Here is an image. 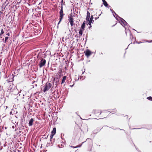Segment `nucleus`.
Listing matches in <instances>:
<instances>
[{
	"label": "nucleus",
	"mask_w": 152,
	"mask_h": 152,
	"mask_svg": "<svg viewBox=\"0 0 152 152\" xmlns=\"http://www.w3.org/2000/svg\"><path fill=\"white\" fill-rule=\"evenodd\" d=\"M119 129L120 130H123V131H124V129Z\"/></svg>",
	"instance_id": "4c0bfd02"
},
{
	"label": "nucleus",
	"mask_w": 152,
	"mask_h": 152,
	"mask_svg": "<svg viewBox=\"0 0 152 152\" xmlns=\"http://www.w3.org/2000/svg\"><path fill=\"white\" fill-rule=\"evenodd\" d=\"M85 54L87 58L88 57L92 54V52L89 49L87 50L85 52Z\"/></svg>",
	"instance_id": "39448f33"
},
{
	"label": "nucleus",
	"mask_w": 152,
	"mask_h": 152,
	"mask_svg": "<svg viewBox=\"0 0 152 152\" xmlns=\"http://www.w3.org/2000/svg\"><path fill=\"white\" fill-rule=\"evenodd\" d=\"M22 96L21 97L22 98H23H23H24V94L23 93V94H22Z\"/></svg>",
	"instance_id": "c85d7f7f"
},
{
	"label": "nucleus",
	"mask_w": 152,
	"mask_h": 152,
	"mask_svg": "<svg viewBox=\"0 0 152 152\" xmlns=\"http://www.w3.org/2000/svg\"><path fill=\"white\" fill-rule=\"evenodd\" d=\"M110 10L111 11L113 14V13H115V12L111 8L110 9Z\"/></svg>",
	"instance_id": "a878e982"
},
{
	"label": "nucleus",
	"mask_w": 152,
	"mask_h": 152,
	"mask_svg": "<svg viewBox=\"0 0 152 152\" xmlns=\"http://www.w3.org/2000/svg\"><path fill=\"white\" fill-rule=\"evenodd\" d=\"M145 41L147 42L150 43L152 42V40H151L150 41L148 40H145Z\"/></svg>",
	"instance_id": "393cba45"
},
{
	"label": "nucleus",
	"mask_w": 152,
	"mask_h": 152,
	"mask_svg": "<svg viewBox=\"0 0 152 152\" xmlns=\"http://www.w3.org/2000/svg\"><path fill=\"white\" fill-rule=\"evenodd\" d=\"M113 111H108V112L110 113H112V112H116V109H113Z\"/></svg>",
	"instance_id": "5701e85b"
},
{
	"label": "nucleus",
	"mask_w": 152,
	"mask_h": 152,
	"mask_svg": "<svg viewBox=\"0 0 152 152\" xmlns=\"http://www.w3.org/2000/svg\"><path fill=\"white\" fill-rule=\"evenodd\" d=\"M56 128H54L53 129L52 131L51 132V134L55 135L56 133Z\"/></svg>",
	"instance_id": "9b49d317"
},
{
	"label": "nucleus",
	"mask_w": 152,
	"mask_h": 152,
	"mask_svg": "<svg viewBox=\"0 0 152 152\" xmlns=\"http://www.w3.org/2000/svg\"><path fill=\"white\" fill-rule=\"evenodd\" d=\"M84 72H85V71H84V72H82V74H83V73H84Z\"/></svg>",
	"instance_id": "58836bf2"
},
{
	"label": "nucleus",
	"mask_w": 152,
	"mask_h": 152,
	"mask_svg": "<svg viewBox=\"0 0 152 152\" xmlns=\"http://www.w3.org/2000/svg\"><path fill=\"white\" fill-rule=\"evenodd\" d=\"M90 139H89V138H87L86 140V141H87L88 140H90Z\"/></svg>",
	"instance_id": "e433bc0d"
},
{
	"label": "nucleus",
	"mask_w": 152,
	"mask_h": 152,
	"mask_svg": "<svg viewBox=\"0 0 152 152\" xmlns=\"http://www.w3.org/2000/svg\"><path fill=\"white\" fill-rule=\"evenodd\" d=\"M92 23V22H91V21H89L88 22V24L89 25V28H90V27H91V23Z\"/></svg>",
	"instance_id": "412c9836"
},
{
	"label": "nucleus",
	"mask_w": 152,
	"mask_h": 152,
	"mask_svg": "<svg viewBox=\"0 0 152 152\" xmlns=\"http://www.w3.org/2000/svg\"><path fill=\"white\" fill-rule=\"evenodd\" d=\"M84 142H83L82 143L80 144V145H77L76 146V147H74V146H72V147L73 148H78V147H81V146H82V144L83 143H84Z\"/></svg>",
	"instance_id": "4468645a"
},
{
	"label": "nucleus",
	"mask_w": 152,
	"mask_h": 152,
	"mask_svg": "<svg viewBox=\"0 0 152 152\" xmlns=\"http://www.w3.org/2000/svg\"><path fill=\"white\" fill-rule=\"evenodd\" d=\"M102 1L104 6H105L106 7H107L108 4L107 1L105 0H102Z\"/></svg>",
	"instance_id": "6e6552de"
},
{
	"label": "nucleus",
	"mask_w": 152,
	"mask_h": 152,
	"mask_svg": "<svg viewBox=\"0 0 152 152\" xmlns=\"http://www.w3.org/2000/svg\"><path fill=\"white\" fill-rule=\"evenodd\" d=\"M102 53H101V54H102Z\"/></svg>",
	"instance_id": "a18cd8bd"
},
{
	"label": "nucleus",
	"mask_w": 152,
	"mask_h": 152,
	"mask_svg": "<svg viewBox=\"0 0 152 152\" xmlns=\"http://www.w3.org/2000/svg\"><path fill=\"white\" fill-rule=\"evenodd\" d=\"M82 77H80V79H81L82 78Z\"/></svg>",
	"instance_id": "ea45409f"
},
{
	"label": "nucleus",
	"mask_w": 152,
	"mask_h": 152,
	"mask_svg": "<svg viewBox=\"0 0 152 152\" xmlns=\"http://www.w3.org/2000/svg\"><path fill=\"white\" fill-rule=\"evenodd\" d=\"M87 16L88 17H90V13L88 11H87Z\"/></svg>",
	"instance_id": "aec40b11"
},
{
	"label": "nucleus",
	"mask_w": 152,
	"mask_h": 152,
	"mask_svg": "<svg viewBox=\"0 0 152 152\" xmlns=\"http://www.w3.org/2000/svg\"><path fill=\"white\" fill-rule=\"evenodd\" d=\"M60 14V17H59V21L58 23V26H57V27L58 28V24L60 23L61 21L63 19V18L64 16L65 15L64 13H63V6L62 4H61V9L59 12Z\"/></svg>",
	"instance_id": "f257e3e1"
},
{
	"label": "nucleus",
	"mask_w": 152,
	"mask_h": 152,
	"mask_svg": "<svg viewBox=\"0 0 152 152\" xmlns=\"http://www.w3.org/2000/svg\"><path fill=\"white\" fill-rule=\"evenodd\" d=\"M94 20H92V22H94Z\"/></svg>",
	"instance_id": "c03bdc74"
},
{
	"label": "nucleus",
	"mask_w": 152,
	"mask_h": 152,
	"mask_svg": "<svg viewBox=\"0 0 152 152\" xmlns=\"http://www.w3.org/2000/svg\"><path fill=\"white\" fill-rule=\"evenodd\" d=\"M101 14H100L99 15V16H100L101 15Z\"/></svg>",
	"instance_id": "37998d69"
},
{
	"label": "nucleus",
	"mask_w": 152,
	"mask_h": 152,
	"mask_svg": "<svg viewBox=\"0 0 152 152\" xmlns=\"http://www.w3.org/2000/svg\"><path fill=\"white\" fill-rule=\"evenodd\" d=\"M85 22H84L83 23L82 25H81V27L80 29H81L82 30H84V28H85Z\"/></svg>",
	"instance_id": "1a4fd4ad"
},
{
	"label": "nucleus",
	"mask_w": 152,
	"mask_h": 152,
	"mask_svg": "<svg viewBox=\"0 0 152 152\" xmlns=\"http://www.w3.org/2000/svg\"><path fill=\"white\" fill-rule=\"evenodd\" d=\"M107 7L108 8H111V7L110 5H108V6L107 7Z\"/></svg>",
	"instance_id": "7c9ffc66"
},
{
	"label": "nucleus",
	"mask_w": 152,
	"mask_h": 152,
	"mask_svg": "<svg viewBox=\"0 0 152 152\" xmlns=\"http://www.w3.org/2000/svg\"><path fill=\"white\" fill-rule=\"evenodd\" d=\"M101 113H102V111H100V113L99 115H101Z\"/></svg>",
	"instance_id": "c9c22d12"
},
{
	"label": "nucleus",
	"mask_w": 152,
	"mask_h": 152,
	"mask_svg": "<svg viewBox=\"0 0 152 152\" xmlns=\"http://www.w3.org/2000/svg\"><path fill=\"white\" fill-rule=\"evenodd\" d=\"M16 126L15 125V126H13L12 127V128L13 129H14Z\"/></svg>",
	"instance_id": "72a5a7b5"
},
{
	"label": "nucleus",
	"mask_w": 152,
	"mask_h": 152,
	"mask_svg": "<svg viewBox=\"0 0 152 152\" xmlns=\"http://www.w3.org/2000/svg\"><path fill=\"white\" fill-rule=\"evenodd\" d=\"M88 151H92V148H90V149L88 150Z\"/></svg>",
	"instance_id": "2f4dec72"
},
{
	"label": "nucleus",
	"mask_w": 152,
	"mask_h": 152,
	"mask_svg": "<svg viewBox=\"0 0 152 152\" xmlns=\"http://www.w3.org/2000/svg\"><path fill=\"white\" fill-rule=\"evenodd\" d=\"M66 76H64L63 77L62 80V81H61V84H62L63 83L65 82V81L66 79Z\"/></svg>",
	"instance_id": "f8f14e48"
},
{
	"label": "nucleus",
	"mask_w": 152,
	"mask_h": 152,
	"mask_svg": "<svg viewBox=\"0 0 152 152\" xmlns=\"http://www.w3.org/2000/svg\"><path fill=\"white\" fill-rule=\"evenodd\" d=\"M125 29L126 30L125 33H126V35H127V32H126L127 31H129L130 33V38H132L133 37V36H132V34H131V33L130 31V30H129V29L126 30V28H125Z\"/></svg>",
	"instance_id": "9d476101"
},
{
	"label": "nucleus",
	"mask_w": 152,
	"mask_h": 152,
	"mask_svg": "<svg viewBox=\"0 0 152 152\" xmlns=\"http://www.w3.org/2000/svg\"><path fill=\"white\" fill-rule=\"evenodd\" d=\"M12 113V112H10V114H11Z\"/></svg>",
	"instance_id": "a19ab883"
},
{
	"label": "nucleus",
	"mask_w": 152,
	"mask_h": 152,
	"mask_svg": "<svg viewBox=\"0 0 152 152\" xmlns=\"http://www.w3.org/2000/svg\"><path fill=\"white\" fill-rule=\"evenodd\" d=\"M1 33L0 34V36H1L4 33V30H3V29H1Z\"/></svg>",
	"instance_id": "dca6fc26"
},
{
	"label": "nucleus",
	"mask_w": 152,
	"mask_h": 152,
	"mask_svg": "<svg viewBox=\"0 0 152 152\" xmlns=\"http://www.w3.org/2000/svg\"><path fill=\"white\" fill-rule=\"evenodd\" d=\"M21 91V90H20L19 92L20 93Z\"/></svg>",
	"instance_id": "79ce46f5"
},
{
	"label": "nucleus",
	"mask_w": 152,
	"mask_h": 152,
	"mask_svg": "<svg viewBox=\"0 0 152 152\" xmlns=\"http://www.w3.org/2000/svg\"><path fill=\"white\" fill-rule=\"evenodd\" d=\"M119 18L120 19V21L121 22V24L123 26H124H124H125L126 25H128V23L126 22V21L125 20H124L123 19L121 18L120 17H119Z\"/></svg>",
	"instance_id": "20e7f679"
},
{
	"label": "nucleus",
	"mask_w": 152,
	"mask_h": 152,
	"mask_svg": "<svg viewBox=\"0 0 152 152\" xmlns=\"http://www.w3.org/2000/svg\"><path fill=\"white\" fill-rule=\"evenodd\" d=\"M99 113V110H94V113L95 114H97Z\"/></svg>",
	"instance_id": "a211bd4d"
},
{
	"label": "nucleus",
	"mask_w": 152,
	"mask_h": 152,
	"mask_svg": "<svg viewBox=\"0 0 152 152\" xmlns=\"http://www.w3.org/2000/svg\"><path fill=\"white\" fill-rule=\"evenodd\" d=\"M34 119L33 118H31L29 121L28 123V126H32L33 125V123L34 121Z\"/></svg>",
	"instance_id": "0eeeda50"
},
{
	"label": "nucleus",
	"mask_w": 152,
	"mask_h": 152,
	"mask_svg": "<svg viewBox=\"0 0 152 152\" xmlns=\"http://www.w3.org/2000/svg\"><path fill=\"white\" fill-rule=\"evenodd\" d=\"M52 86V84L50 83L47 82L44 86V88L43 90V92H45L48 91L51 87Z\"/></svg>",
	"instance_id": "f03ea898"
},
{
	"label": "nucleus",
	"mask_w": 152,
	"mask_h": 152,
	"mask_svg": "<svg viewBox=\"0 0 152 152\" xmlns=\"http://www.w3.org/2000/svg\"><path fill=\"white\" fill-rule=\"evenodd\" d=\"M134 146H135V148H136V150L137 151H138L139 152H140V151L138 149V148H137L136 147L135 145H134Z\"/></svg>",
	"instance_id": "c756f323"
},
{
	"label": "nucleus",
	"mask_w": 152,
	"mask_h": 152,
	"mask_svg": "<svg viewBox=\"0 0 152 152\" xmlns=\"http://www.w3.org/2000/svg\"><path fill=\"white\" fill-rule=\"evenodd\" d=\"M141 128H133L132 129H141Z\"/></svg>",
	"instance_id": "f704fd0d"
},
{
	"label": "nucleus",
	"mask_w": 152,
	"mask_h": 152,
	"mask_svg": "<svg viewBox=\"0 0 152 152\" xmlns=\"http://www.w3.org/2000/svg\"><path fill=\"white\" fill-rule=\"evenodd\" d=\"M113 14L114 17L116 19H117V17L119 18V17L118 16V15L117 14H116V13L115 12V13H113Z\"/></svg>",
	"instance_id": "2eb2a0df"
},
{
	"label": "nucleus",
	"mask_w": 152,
	"mask_h": 152,
	"mask_svg": "<svg viewBox=\"0 0 152 152\" xmlns=\"http://www.w3.org/2000/svg\"><path fill=\"white\" fill-rule=\"evenodd\" d=\"M144 42H138V41H136V43L137 44H140V43H143Z\"/></svg>",
	"instance_id": "cd10ccee"
},
{
	"label": "nucleus",
	"mask_w": 152,
	"mask_h": 152,
	"mask_svg": "<svg viewBox=\"0 0 152 152\" xmlns=\"http://www.w3.org/2000/svg\"><path fill=\"white\" fill-rule=\"evenodd\" d=\"M46 63V60L45 59L42 58L41 60V61L39 62V66L40 68L42 67L43 66H44Z\"/></svg>",
	"instance_id": "7ed1b4c3"
},
{
	"label": "nucleus",
	"mask_w": 152,
	"mask_h": 152,
	"mask_svg": "<svg viewBox=\"0 0 152 152\" xmlns=\"http://www.w3.org/2000/svg\"><path fill=\"white\" fill-rule=\"evenodd\" d=\"M83 30H82L81 29H80L79 32V35H80L79 37H80L82 35L83 33Z\"/></svg>",
	"instance_id": "ddd939ff"
},
{
	"label": "nucleus",
	"mask_w": 152,
	"mask_h": 152,
	"mask_svg": "<svg viewBox=\"0 0 152 152\" xmlns=\"http://www.w3.org/2000/svg\"><path fill=\"white\" fill-rule=\"evenodd\" d=\"M86 20L89 22L90 20V17L86 16Z\"/></svg>",
	"instance_id": "b1692460"
},
{
	"label": "nucleus",
	"mask_w": 152,
	"mask_h": 152,
	"mask_svg": "<svg viewBox=\"0 0 152 152\" xmlns=\"http://www.w3.org/2000/svg\"><path fill=\"white\" fill-rule=\"evenodd\" d=\"M93 18H93V15H91V18H90L89 21L92 22V20L93 19Z\"/></svg>",
	"instance_id": "f3484780"
},
{
	"label": "nucleus",
	"mask_w": 152,
	"mask_h": 152,
	"mask_svg": "<svg viewBox=\"0 0 152 152\" xmlns=\"http://www.w3.org/2000/svg\"><path fill=\"white\" fill-rule=\"evenodd\" d=\"M69 21L71 25L72 26L73 25V18H72V16L71 15H70V17L69 18Z\"/></svg>",
	"instance_id": "423d86ee"
},
{
	"label": "nucleus",
	"mask_w": 152,
	"mask_h": 152,
	"mask_svg": "<svg viewBox=\"0 0 152 152\" xmlns=\"http://www.w3.org/2000/svg\"><path fill=\"white\" fill-rule=\"evenodd\" d=\"M8 37H5V42H6L7 40L8 39Z\"/></svg>",
	"instance_id": "bb28decb"
},
{
	"label": "nucleus",
	"mask_w": 152,
	"mask_h": 152,
	"mask_svg": "<svg viewBox=\"0 0 152 152\" xmlns=\"http://www.w3.org/2000/svg\"><path fill=\"white\" fill-rule=\"evenodd\" d=\"M147 99L150 101H152V97L151 96H149Z\"/></svg>",
	"instance_id": "6ab92c4d"
},
{
	"label": "nucleus",
	"mask_w": 152,
	"mask_h": 152,
	"mask_svg": "<svg viewBox=\"0 0 152 152\" xmlns=\"http://www.w3.org/2000/svg\"><path fill=\"white\" fill-rule=\"evenodd\" d=\"M54 135H53L52 134H51L50 135V141H51V140L53 138V137Z\"/></svg>",
	"instance_id": "4be33fe9"
},
{
	"label": "nucleus",
	"mask_w": 152,
	"mask_h": 152,
	"mask_svg": "<svg viewBox=\"0 0 152 152\" xmlns=\"http://www.w3.org/2000/svg\"><path fill=\"white\" fill-rule=\"evenodd\" d=\"M99 18V16H98V17H97L95 18V20H97V19H98Z\"/></svg>",
	"instance_id": "473e14b6"
}]
</instances>
